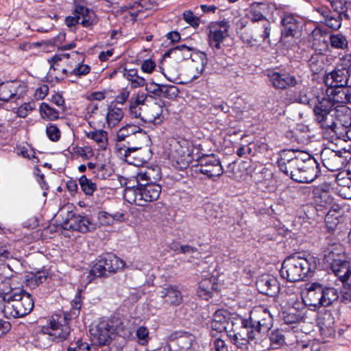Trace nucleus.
<instances>
[{
  "label": "nucleus",
  "instance_id": "f257e3e1",
  "mask_svg": "<svg viewBox=\"0 0 351 351\" xmlns=\"http://www.w3.org/2000/svg\"><path fill=\"white\" fill-rule=\"evenodd\" d=\"M277 163L282 172L297 182H311L319 173L317 162L304 152L284 150Z\"/></svg>",
  "mask_w": 351,
  "mask_h": 351
},
{
  "label": "nucleus",
  "instance_id": "f03ea898",
  "mask_svg": "<svg viewBox=\"0 0 351 351\" xmlns=\"http://www.w3.org/2000/svg\"><path fill=\"white\" fill-rule=\"evenodd\" d=\"M315 267L316 261L313 256H302L300 254H293L284 260L280 274L289 282H298L307 277Z\"/></svg>",
  "mask_w": 351,
  "mask_h": 351
},
{
  "label": "nucleus",
  "instance_id": "7ed1b4c3",
  "mask_svg": "<svg viewBox=\"0 0 351 351\" xmlns=\"http://www.w3.org/2000/svg\"><path fill=\"white\" fill-rule=\"evenodd\" d=\"M9 300L3 306V313L8 319L23 317L29 314L34 308L32 295L20 288L12 287Z\"/></svg>",
  "mask_w": 351,
  "mask_h": 351
},
{
  "label": "nucleus",
  "instance_id": "20e7f679",
  "mask_svg": "<svg viewBox=\"0 0 351 351\" xmlns=\"http://www.w3.org/2000/svg\"><path fill=\"white\" fill-rule=\"evenodd\" d=\"M160 193L161 186L155 182L141 183L137 186L126 187L123 197L131 204L145 206L148 202L158 199Z\"/></svg>",
  "mask_w": 351,
  "mask_h": 351
},
{
  "label": "nucleus",
  "instance_id": "39448f33",
  "mask_svg": "<svg viewBox=\"0 0 351 351\" xmlns=\"http://www.w3.org/2000/svg\"><path fill=\"white\" fill-rule=\"evenodd\" d=\"M313 112L316 121L323 130L328 132L337 133V123L334 119L336 110L329 99L323 98L321 101H318L313 108Z\"/></svg>",
  "mask_w": 351,
  "mask_h": 351
},
{
  "label": "nucleus",
  "instance_id": "423d86ee",
  "mask_svg": "<svg viewBox=\"0 0 351 351\" xmlns=\"http://www.w3.org/2000/svg\"><path fill=\"white\" fill-rule=\"evenodd\" d=\"M321 159L323 165L329 171H335L343 168L351 158L350 152L342 149L334 151L326 148L321 152Z\"/></svg>",
  "mask_w": 351,
  "mask_h": 351
},
{
  "label": "nucleus",
  "instance_id": "0eeeda50",
  "mask_svg": "<svg viewBox=\"0 0 351 351\" xmlns=\"http://www.w3.org/2000/svg\"><path fill=\"white\" fill-rule=\"evenodd\" d=\"M272 322L273 319L268 309L263 306H258L251 311L250 317L244 321V324H251L258 335L262 331H268L272 326Z\"/></svg>",
  "mask_w": 351,
  "mask_h": 351
},
{
  "label": "nucleus",
  "instance_id": "6e6552de",
  "mask_svg": "<svg viewBox=\"0 0 351 351\" xmlns=\"http://www.w3.org/2000/svg\"><path fill=\"white\" fill-rule=\"evenodd\" d=\"M196 171L209 178L219 177L223 173L219 158L214 154L201 157L198 160Z\"/></svg>",
  "mask_w": 351,
  "mask_h": 351
},
{
  "label": "nucleus",
  "instance_id": "1a4fd4ad",
  "mask_svg": "<svg viewBox=\"0 0 351 351\" xmlns=\"http://www.w3.org/2000/svg\"><path fill=\"white\" fill-rule=\"evenodd\" d=\"M267 77L271 85L276 89H287L298 87L302 85V80L300 77L291 75L287 72L269 71Z\"/></svg>",
  "mask_w": 351,
  "mask_h": 351
},
{
  "label": "nucleus",
  "instance_id": "9d476101",
  "mask_svg": "<svg viewBox=\"0 0 351 351\" xmlns=\"http://www.w3.org/2000/svg\"><path fill=\"white\" fill-rule=\"evenodd\" d=\"M62 227L66 230L87 232L94 229V225L86 216L76 215L72 212H66V216L63 218Z\"/></svg>",
  "mask_w": 351,
  "mask_h": 351
},
{
  "label": "nucleus",
  "instance_id": "9b49d317",
  "mask_svg": "<svg viewBox=\"0 0 351 351\" xmlns=\"http://www.w3.org/2000/svg\"><path fill=\"white\" fill-rule=\"evenodd\" d=\"M245 320L247 319H243L241 320V326L239 329L232 328L228 331V337L231 341L238 347H241L247 343L254 340L258 335L256 330L251 326V324L245 326Z\"/></svg>",
  "mask_w": 351,
  "mask_h": 351
},
{
  "label": "nucleus",
  "instance_id": "f8f14e48",
  "mask_svg": "<svg viewBox=\"0 0 351 351\" xmlns=\"http://www.w3.org/2000/svg\"><path fill=\"white\" fill-rule=\"evenodd\" d=\"M173 147L172 156L180 167L185 168L193 160L192 151L190 143L185 139L175 141Z\"/></svg>",
  "mask_w": 351,
  "mask_h": 351
},
{
  "label": "nucleus",
  "instance_id": "ddd939ff",
  "mask_svg": "<svg viewBox=\"0 0 351 351\" xmlns=\"http://www.w3.org/2000/svg\"><path fill=\"white\" fill-rule=\"evenodd\" d=\"M229 27L228 23L223 21L211 23L208 26L210 45L219 49L221 43L228 36Z\"/></svg>",
  "mask_w": 351,
  "mask_h": 351
},
{
  "label": "nucleus",
  "instance_id": "4468645a",
  "mask_svg": "<svg viewBox=\"0 0 351 351\" xmlns=\"http://www.w3.org/2000/svg\"><path fill=\"white\" fill-rule=\"evenodd\" d=\"M93 341L99 346L108 345L112 340L113 326L107 321L99 322L98 324L90 328Z\"/></svg>",
  "mask_w": 351,
  "mask_h": 351
},
{
  "label": "nucleus",
  "instance_id": "2eb2a0df",
  "mask_svg": "<svg viewBox=\"0 0 351 351\" xmlns=\"http://www.w3.org/2000/svg\"><path fill=\"white\" fill-rule=\"evenodd\" d=\"M163 101L149 102L146 101L145 106L142 109L143 121L153 123L155 125L162 122L165 117L163 114Z\"/></svg>",
  "mask_w": 351,
  "mask_h": 351
},
{
  "label": "nucleus",
  "instance_id": "dca6fc26",
  "mask_svg": "<svg viewBox=\"0 0 351 351\" xmlns=\"http://www.w3.org/2000/svg\"><path fill=\"white\" fill-rule=\"evenodd\" d=\"M148 136L145 132L139 128L138 131L128 137L125 141L121 143L116 144L117 148L121 154L125 152L134 151L135 149H139L147 141Z\"/></svg>",
  "mask_w": 351,
  "mask_h": 351
},
{
  "label": "nucleus",
  "instance_id": "f3484780",
  "mask_svg": "<svg viewBox=\"0 0 351 351\" xmlns=\"http://www.w3.org/2000/svg\"><path fill=\"white\" fill-rule=\"evenodd\" d=\"M350 73L346 69L336 68L326 74L324 82L330 88H344L348 86Z\"/></svg>",
  "mask_w": 351,
  "mask_h": 351
},
{
  "label": "nucleus",
  "instance_id": "a211bd4d",
  "mask_svg": "<svg viewBox=\"0 0 351 351\" xmlns=\"http://www.w3.org/2000/svg\"><path fill=\"white\" fill-rule=\"evenodd\" d=\"M258 291L269 296L276 295L280 291L278 281L276 277L269 274L261 276L256 281Z\"/></svg>",
  "mask_w": 351,
  "mask_h": 351
},
{
  "label": "nucleus",
  "instance_id": "6ab92c4d",
  "mask_svg": "<svg viewBox=\"0 0 351 351\" xmlns=\"http://www.w3.org/2000/svg\"><path fill=\"white\" fill-rule=\"evenodd\" d=\"M70 333V328L66 325H60L55 322L50 323V326L44 327L40 333L39 339H45L48 337L53 340L62 341L66 339Z\"/></svg>",
  "mask_w": 351,
  "mask_h": 351
},
{
  "label": "nucleus",
  "instance_id": "aec40b11",
  "mask_svg": "<svg viewBox=\"0 0 351 351\" xmlns=\"http://www.w3.org/2000/svg\"><path fill=\"white\" fill-rule=\"evenodd\" d=\"M23 87L13 82L0 84V101H16L23 95Z\"/></svg>",
  "mask_w": 351,
  "mask_h": 351
},
{
  "label": "nucleus",
  "instance_id": "412c9836",
  "mask_svg": "<svg viewBox=\"0 0 351 351\" xmlns=\"http://www.w3.org/2000/svg\"><path fill=\"white\" fill-rule=\"evenodd\" d=\"M68 58H71L74 60V65L76 66L71 70H67V69H63L62 72L64 73L69 74L75 76L86 75L89 73L90 68L88 64H83L84 56L82 53H80L77 51H71L66 55Z\"/></svg>",
  "mask_w": 351,
  "mask_h": 351
},
{
  "label": "nucleus",
  "instance_id": "4be33fe9",
  "mask_svg": "<svg viewBox=\"0 0 351 351\" xmlns=\"http://www.w3.org/2000/svg\"><path fill=\"white\" fill-rule=\"evenodd\" d=\"M112 326H113V332L124 339L132 337L136 328L135 321L128 319H114L112 321Z\"/></svg>",
  "mask_w": 351,
  "mask_h": 351
},
{
  "label": "nucleus",
  "instance_id": "5701e85b",
  "mask_svg": "<svg viewBox=\"0 0 351 351\" xmlns=\"http://www.w3.org/2000/svg\"><path fill=\"white\" fill-rule=\"evenodd\" d=\"M229 319L228 313L226 311L222 309L218 310L213 315L210 327L213 330H215L217 332L226 331L228 336L229 328L230 326H234L233 322H230Z\"/></svg>",
  "mask_w": 351,
  "mask_h": 351
},
{
  "label": "nucleus",
  "instance_id": "b1692460",
  "mask_svg": "<svg viewBox=\"0 0 351 351\" xmlns=\"http://www.w3.org/2000/svg\"><path fill=\"white\" fill-rule=\"evenodd\" d=\"M125 160L135 166H141L146 163L152 156L151 150L143 145L141 148L135 149L134 151L125 152L123 154Z\"/></svg>",
  "mask_w": 351,
  "mask_h": 351
},
{
  "label": "nucleus",
  "instance_id": "393cba45",
  "mask_svg": "<svg viewBox=\"0 0 351 351\" xmlns=\"http://www.w3.org/2000/svg\"><path fill=\"white\" fill-rule=\"evenodd\" d=\"M304 303L306 306L319 308L322 306L321 285L318 283L312 284L306 291V295L302 298Z\"/></svg>",
  "mask_w": 351,
  "mask_h": 351
},
{
  "label": "nucleus",
  "instance_id": "a878e982",
  "mask_svg": "<svg viewBox=\"0 0 351 351\" xmlns=\"http://www.w3.org/2000/svg\"><path fill=\"white\" fill-rule=\"evenodd\" d=\"M158 295L165 300V302L171 305H179L182 301V295L178 287L168 285L158 291Z\"/></svg>",
  "mask_w": 351,
  "mask_h": 351
},
{
  "label": "nucleus",
  "instance_id": "bb28decb",
  "mask_svg": "<svg viewBox=\"0 0 351 351\" xmlns=\"http://www.w3.org/2000/svg\"><path fill=\"white\" fill-rule=\"evenodd\" d=\"M335 181L339 195L344 199H351V173H338Z\"/></svg>",
  "mask_w": 351,
  "mask_h": 351
},
{
  "label": "nucleus",
  "instance_id": "cd10ccee",
  "mask_svg": "<svg viewBox=\"0 0 351 351\" xmlns=\"http://www.w3.org/2000/svg\"><path fill=\"white\" fill-rule=\"evenodd\" d=\"M328 263L330 265V269L340 280L345 278V276L350 269V263L346 256H340L339 258L333 259Z\"/></svg>",
  "mask_w": 351,
  "mask_h": 351
},
{
  "label": "nucleus",
  "instance_id": "c85d7f7f",
  "mask_svg": "<svg viewBox=\"0 0 351 351\" xmlns=\"http://www.w3.org/2000/svg\"><path fill=\"white\" fill-rule=\"evenodd\" d=\"M258 6L259 5L258 4H256L254 5V9L251 10L249 17L252 22H264L263 24L264 31L261 36L263 39L265 40L267 38L269 37L271 24L270 22L266 19V17L263 14Z\"/></svg>",
  "mask_w": 351,
  "mask_h": 351
},
{
  "label": "nucleus",
  "instance_id": "c756f323",
  "mask_svg": "<svg viewBox=\"0 0 351 351\" xmlns=\"http://www.w3.org/2000/svg\"><path fill=\"white\" fill-rule=\"evenodd\" d=\"M100 259L108 274L116 273L125 266L124 261L113 254H107Z\"/></svg>",
  "mask_w": 351,
  "mask_h": 351
},
{
  "label": "nucleus",
  "instance_id": "7c9ffc66",
  "mask_svg": "<svg viewBox=\"0 0 351 351\" xmlns=\"http://www.w3.org/2000/svg\"><path fill=\"white\" fill-rule=\"evenodd\" d=\"M123 117V112L121 108L111 104L106 115V120L108 127L110 128L117 126Z\"/></svg>",
  "mask_w": 351,
  "mask_h": 351
},
{
  "label": "nucleus",
  "instance_id": "2f4dec72",
  "mask_svg": "<svg viewBox=\"0 0 351 351\" xmlns=\"http://www.w3.org/2000/svg\"><path fill=\"white\" fill-rule=\"evenodd\" d=\"M324 258L326 262L332 261L340 257L346 256L343 252V246L337 242H328L324 247Z\"/></svg>",
  "mask_w": 351,
  "mask_h": 351
},
{
  "label": "nucleus",
  "instance_id": "473e14b6",
  "mask_svg": "<svg viewBox=\"0 0 351 351\" xmlns=\"http://www.w3.org/2000/svg\"><path fill=\"white\" fill-rule=\"evenodd\" d=\"M215 289H216L215 278H208L199 282L197 293L199 297L208 300L211 297Z\"/></svg>",
  "mask_w": 351,
  "mask_h": 351
},
{
  "label": "nucleus",
  "instance_id": "72a5a7b5",
  "mask_svg": "<svg viewBox=\"0 0 351 351\" xmlns=\"http://www.w3.org/2000/svg\"><path fill=\"white\" fill-rule=\"evenodd\" d=\"M88 138L93 140L101 149H106L108 144V132L104 130H97L86 132Z\"/></svg>",
  "mask_w": 351,
  "mask_h": 351
},
{
  "label": "nucleus",
  "instance_id": "f704fd0d",
  "mask_svg": "<svg viewBox=\"0 0 351 351\" xmlns=\"http://www.w3.org/2000/svg\"><path fill=\"white\" fill-rule=\"evenodd\" d=\"M75 12L78 20L82 19L81 24L84 27L90 26L93 23V12L83 5H77Z\"/></svg>",
  "mask_w": 351,
  "mask_h": 351
},
{
  "label": "nucleus",
  "instance_id": "c9c22d12",
  "mask_svg": "<svg viewBox=\"0 0 351 351\" xmlns=\"http://www.w3.org/2000/svg\"><path fill=\"white\" fill-rule=\"evenodd\" d=\"M154 93L159 97L173 99L176 98L179 93L177 86L173 85H156Z\"/></svg>",
  "mask_w": 351,
  "mask_h": 351
},
{
  "label": "nucleus",
  "instance_id": "e433bc0d",
  "mask_svg": "<svg viewBox=\"0 0 351 351\" xmlns=\"http://www.w3.org/2000/svg\"><path fill=\"white\" fill-rule=\"evenodd\" d=\"M179 351H195V337L191 334L183 333L176 339Z\"/></svg>",
  "mask_w": 351,
  "mask_h": 351
},
{
  "label": "nucleus",
  "instance_id": "4c0bfd02",
  "mask_svg": "<svg viewBox=\"0 0 351 351\" xmlns=\"http://www.w3.org/2000/svg\"><path fill=\"white\" fill-rule=\"evenodd\" d=\"M322 306H328L339 298L337 289L334 287H323L321 285Z\"/></svg>",
  "mask_w": 351,
  "mask_h": 351
},
{
  "label": "nucleus",
  "instance_id": "58836bf2",
  "mask_svg": "<svg viewBox=\"0 0 351 351\" xmlns=\"http://www.w3.org/2000/svg\"><path fill=\"white\" fill-rule=\"evenodd\" d=\"M98 219L101 225L110 226L113 224L114 221H124L125 215L123 213H115L114 214H110L106 211H100L98 213Z\"/></svg>",
  "mask_w": 351,
  "mask_h": 351
},
{
  "label": "nucleus",
  "instance_id": "ea45409f",
  "mask_svg": "<svg viewBox=\"0 0 351 351\" xmlns=\"http://www.w3.org/2000/svg\"><path fill=\"white\" fill-rule=\"evenodd\" d=\"M146 102L138 95L134 99L132 98L130 101L129 110L132 116L135 118H140L143 121L142 109L145 106Z\"/></svg>",
  "mask_w": 351,
  "mask_h": 351
},
{
  "label": "nucleus",
  "instance_id": "a19ab883",
  "mask_svg": "<svg viewBox=\"0 0 351 351\" xmlns=\"http://www.w3.org/2000/svg\"><path fill=\"white\" fill-rule=\"evenodd\" d=\"M39 112L42 119L45 120L55 121L60 117V112L45 102H43L40 105Z\"/></svg>",
  "mask_w": 351,
  "mask_h": 351
},
{
  "label": "nucleus",
  "instance_id": "79ce46f5",
  "mask_svg": "<svg viewBox=\"0 0 351 351\" xmlns=\"http://www.w3.org/2000/svg\"><path fill=\"white\" fill-rule=\"evenodd\" d=\"M139 127L136 125L128 124L121 128L117 132L116 141L117 144L121 143L123 141L138 131Z\"/></svg>",
  "mask_w": 351,
  "mask_h": 351
},
{
  "label": "nucleus",
  "instance_id": "37998d69",
  "mask_svg": "<svg viewBox=\"0 0 351 351\" xmlns=\"http://www.w3.org/2000/svg\"><path fill=\"white\" fill-rule=\"evenodd\" d=\"M123 76L131 82L133 88L141 87L145 85V80L137 75L135 69H124Z\"/></svg>",
  "mask_w": 351,
  "mask_h": 351
},
{
  "label": "nucleus",
  "instance_id": "c03bdc74",
  "mask_svg": "<svg viewBox=\"0 0 351 351\" xmlns=\"http://www.w3.org/2000/svg\"><path fill=\"white\" fill-rule=\"evenodd\" d=\"M330 43L332 47L337 49H346L348 47V41L341 34H332L330 36Z\"/></svg>",
  "mask_w": 351,
  "mask_h": 351
},
{
  "label": "nucleus",
  "instance_id": "a18cd8bd",
  "mask_svg": "<svg viewBox=\"0 0 351 351\" xmlns=\"http://www.w3.org/2000/svg\"><path fill=\"white\" fill-rule=\"evenodd\" d=\"M327 323L320 320L319 322V330L324 337H329L334 334V320L330 314H326Z\"/></svg>",
  "mask_w": 351,
  "mask_h": 351
},
{
  "label": "nucleus",
  "instance_id": "49530a36",
  "mask_svg": "<svg viewBox=\"0 0 351 351\" xmlns=\"http://www.w3.org/2000/svg\"><path fill=\"white\" fill-rule=\"evenodd\" d=\"M271 347L273 349H278L282 346L285 343V335L282 330L279 329L271 331L269 335Z\"/></svg>",
  "mask_w": 351,
  "mask_h": 351
},
{
  "label": "nucleus",
  "instance_id": "de8ad7c7",
  "mask_svg": "<svg viewBox=\"0 0 351 351\" xmlns=\"http://www.w3.org/2000/svg\"><path fill=\"white\" fill-rule=\"evenodd\" d=\"M154 170L152 169H146L145 170H140L136 176V179L138 185L141 183L154 182L157 179L154 176Z\"/></svg>",
  "mask_w": 351,
  "mask_h": 351
},
{
  "label": "nucleus",
  "instance_id": "09e8293b",
  "mask_svg": "<svg viewBox=\"0 0 351 351\" xmlns=\"http://www.w3.org/2000/svg\"><path fill=\"white\" fill-rule=\"evenodd\" d=\"M108 271L103 264V262L99 259L91 268L89 272V282H90L95 277H106L108 276Z\"/></svg>",
  "mask_w": 351,
  "mask_h": 351
},
{
  "label": "nucleus",
  "instance_id": "8fccbe9b",
  "mask_svg": "<svg viewBox=\"0 0 351 351\" xmlns=\"http://www.w3.org/2000/svg\"><path fill=\"white\" fill-rule=\"evenodd\" d=\"M195 64L196 71L199 73H202L208 64L207 56L203 52H197L192 58Z\"/></svg>",
  "mask_w": 351,
  "mask_h": 351
},
{
  "label": "nucleus",
  "instance_id": "3c124183",
  "mask_svg": "<svg viewBox=\"0 0 351 351\" xmlns=\"http://www.w3.org/2000/svg\"><path fill=\"white\" fill-rule=\"evenodd\" d=\"M12 287L11 280H5L0 284V306L2 311L3 306L9 300L7 295H10Z\"/></svg>",
  "mask_w": 351,
  "mask_h": 351
},
{
  "label": "nucleus",
  "instance_id": "603ef678",
  "mask_svg": "<svg viewBox=\"0 0 351 351\" xmlns=\"http://www.w3.org/2000/svg\"><path fill=\"white\" fill-rule=\"evenodd\" d=\"M79 183L82 190L86 195H92L97 189L96 184L88 179L86 176L80 177Z\"/></svg>",
  "mask_w": 351,
  "mask_h": 351
},
{
  "label": "nucleus",
  "instance_id": "864d4df0",
  "mask_svg": "<svg viewBox=\"0 0 351 351\" xmlns=\"http://www.w3.org/2000/svg\"><path fill=\"white\" fill-rule=\"evenodd\" d=\"M47 137L53 142H57L61 136V132L58 126L53 123H49L46 127Z\"/></svg>",
  "mask_w": 351,
  "mask_h": 351
},
{
  "label": "nucleus",
  "instance_id": "5fc2aeb1",
  "mask_svg": "<svg viewBox=\"0 0 351 351\" xmlns=\"http://www.w3.org/2000/svg\"><path fill=\"white\" fill-rule=\"evenodd\" d=\"M308 65L313 73H319L323 69L322 57L318 55L313 56L308 61Z\"/></svg>",
  "mask_w": 351,
  "mask_h": 351
},
{
  "label": "nucleus",
  "instance_id": "6e6d98bb",
  "mask_svg": "<svg viewBox=\"0 0 351 351\" xmlns=\"http://www.w3.org/2000/svg\"><path fill=\"white\" fill-rule=\"evenodd\" d=\"M190 48L184 45L177 46L169 50L165 54V56H176L182 55L183 58L189 55Z\"/></svg>",
  "mask_w": 351,
  "mask_h": 351
},
{
  "label": "nucleus",
  "instance_id": "4d7b16f0",
  "mask_svg": "<svg viewBox=\"0 0 351 351\" xmlns=\"http://www.w3.org/2000/svg\"><path fill=\"white\" fill-rule=\"evenodd\" d=\"M47 280V276L45 275H42L41 273L38 272L37 274H31L27 278V285L32 287L34 288L37 287L38 285L43 283L45 280Z\"/></svg>",
  "mask_w": 351,
  "mask_h": 351
},
{
  "label": "nucleus",
  "instance_id": "13d9d810",
  "mask_svg": "<svg viewBox=\"0 0 351 351\" xmlns=\"http://www.w3.org/2000/svg\"><path fill=\"white\" fill-rule=\"evenodd\" d=\"M138 343L143 346L146 345L149 339V330L145 326H140L136 331Z\"/></svg>",
  "mask_w": 351,
  "mask_h": 351
},
{
  "label": "nucleus",
  "instance_id": "bf43d9fd",
  "mask_svg": "<svg viewBox=\"0 0 351 351\" xmlns=\"http://www.w3.org/2000/svg\"><path fill=\"white\" fill-rule=\"evenodd\" d=\"M69 351H95V348L88 343L78 339L75 343V347H69Z\"/></svg>",
  "mask_w": 351,
  "mask_h": 351
},
{
  "label": "nucleus",
  "instance_id": "052dcab7",
  "mask_svg": "<svg viewBox=\"0 0 351 351\" xmlns=\"http://www.w3.org/2000/svg\"><path fill=\"white\" fill-rule=\"evenodd\" d=\"M335 95L337 98L334 97L333 100H335L336 102L347 101L351 103V90H350L348 89L346 92H345L343 90H341L335 92Z\"/></svg>",
  "mask_w": 351,
  "mask_h": 351
},
{
  "label": "nucleus",
  "instance_id": "680f3d73",
  "mask_svg": "<svg viewBox=\"0 0 351 351\" xmlns=\"http://www.w3.org/2000/svg\"><path fill=\"white\" fill-rule=\"evenodd\" d=\"M325 23L328 27L336 30L341 26V19L340 16L336 18L327 16L325 19Z\"/></svg>",
  "mask_w": 351,
  "mask_h": 351
},
{
  "label": "nucleus",
  "instance_id": "e2e57ef3",
  "mask_svg": "<svg viewBox=\"0 0 351 351\" xmlns=\"http://www.w3.org/2000/svg\"><path fill=\"white\" fill-rule=\"evenodd\" d=\"M34 109V107L32 106L30 103H25L16 109V113L18 117L25 118L28 115V113Z\"/></svg>",
  "mask_w": 351,
  "mask_h": 351
},
{
  "label": "nucleus",
  "instance_id": "0e129e2a",
  "mask_svg": "<svg viewBox=\"0 0 351 351\" xmlns=\"http://www.w3.org/2000/svg\"><path fill=\"white\" fill-rule=\"evenodd\" d=\"M298 29V21L295 20V25H283L282 36L284 37L294 36Z\"/></svg>",
  "mask_w": 351,
  "mask_h": 351
},
{
  "label": "nucleus",
  "instance_id": "69168bd1",
  "mask_svg": "<svg viewBox=\"0 0 351 351\" xmlns=\"http://www.w3.org/2000/svg\"><path fill=\"white\" fill-rule=\"evenodd\" d=\"M183 18L186 23L193 27H197L199 25V19L195 16L193 12L191 10L185 11L183 13Z\"/></svg>",
  "mask_w": 351,
  "mask_h": 351
},
{
  "label": "nucleus",
  "instance_id": "338daca9",
  "mask_svg": "<svg viewBox=\"0 0 351 351\" xmlns=\"http://www.w3.org/2000/svg\"><path fill=\"white\" fill-rule=\"evenodd\" d=\"M302 316L294 313H284L283 320L287 324H292L299 322L302 319Z\"/></svg>",
  "mask_w": 351,
  "mask_h": 351
},
{
  "label": "nucleus",
  "instance_id": "774afa93",
  "mask_svg": "<svg viewBox=\"0 0 351 351\" xmlns=\"http://www.w3.org/2000/svg\"><path fill=\"white\" fill-rule=\"evenodd\" d=\"M155 4L151 0H141L138 2H134L132 5H129L128 8H138L141 7V8H144L145 10H150L154 8Z\"/></svg>",
  "mask_w": 351,
  "mask_h": 351
}]
</instances>
